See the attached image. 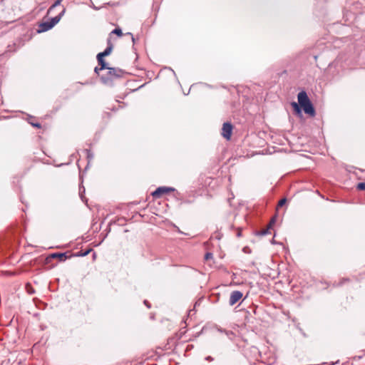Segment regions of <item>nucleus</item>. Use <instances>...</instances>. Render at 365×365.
Listing matches in <instances>:
<instances>
[{
    "mask_svg": "<svg viewBox=\"0 0 365 365\" xmlns=\"http://www.w3.org/2000/svg\"><path fill=\"white\" fill-rule=\"evenodd\" d=\"M356 188L359 190H365V182H359L356 185Z\"/></svg>",
    "mask_w": 365,
    "mask_h": 365,
    "instance_id": "13",
    "label": "nucleus"
},
{
    "mask_svg": "<svg viewBox=\"0 0 365 365\" xmlns=\"http://www.w3.org/2000/svg\"><path fill=\"white\" fill-rule=\"evenodd\" d=\"M297 99L298 104L303 108L304 113L312 117H314L316 112L307 93L304 91L299 92L297 95Z\"/></svg>",
    "mask_w": 365,
    "mask_h": 365,
    "instance_id": "1",
    "label": "nucleus"
},
{
    "mask_svg": "<svg viewBox=\"0 0 365 365\" xmlns=\"http://www.w3.org/2000/svg\"><path fill=\"white\" fill-rule=\"evenodd\" d=\"M241 232H242V230L240 229H239L238 232H237V237H240L241 236Z\"/></svg>",
    "mask_w": 365,
    "mask_h": 365,
    "instance_id": "21",
    "label": "nucleus"
},
{
    "mask_svg": "<svg viewBox=\"0 0 365 365\" xmlns=\"http://www.w3.org/2000/svg\"><path fill=\"white\" fill-rule=\"evenodd\" d=\"M107 43H108V46L106 48V50L103 52L99 53L97 55L98 62L100 66L99 68L98 67L95 68L94 71L97 74H99L100 71L104 70L106 68V63L105 62L103 58L105 56L110 55L113 48V44L112 41H110V37H109L108 38Z\"/></svg>",
    "mask_w": 365,
    "mask_h": 365,
    "instance_id": "2",
    "label": "nucleus"
},
{
    "mask_svg": "<svg viewBox=\"0 0 365 365\" xmlns=\"http://www.w3.org/2000/svg\"><path fill=\"white\" fill-rule=\"evenodd\" d=\"M271 228H269V226H267V227L266 229H263L261 232H260V234L262 235H267V234H269V230Z\"/></svg>",
    "mask_w": 365,
    "mask_h": 365,
    "instance_id": "14",
    "label": "nucleus"
},
{
    "mask_svg": "<svg viewBox=\"0 0 365 365\" xmlns=\"http://www.w3.org/2000/svg\"><path fill=\"white\" fill-rule=\"evenodd\" d=\"M212 257H213V255H212V253H210V252H207V253H206V254H205V259L206 261H207V260H209V259H212Z\"/></svg>",
    "mask_w": 365,
    "mask_h": 365,
    "instance_id": "15",
    "label": "nucleus"
},
{
    "mask_svg": "<svg viewBox=\"0 0 365 365\" xmlns=\"http://www.w3.org/2000/svg\"><path fill=\"white\" fill-rule=\"evenodd\" d=\"M242 296H243V294L241 292L237 291V290L233 291L230 294V300H229L230 305L233 306L234 304H235L237 302H239L242 299Z\"/></svg>",
    "mask_w": 365,
    "mask_h": 365,
    "instance_id": "6",
    "label": "nucleus"
},
{
    "mask_svg": "<svg viewBox=\"0 0 365 365\" xmlns=\"http://www.w3.org/2000/svg\"><path fill=\"white\" fill-rule=\"evenodd\" d=\"M113 34H115L118 37H121L123 35L122 30L120 28H116L110 33L109 37H110V40L112 39Z\"/></svg>",
    "mask_w": 365,
    "mask_h": 365,
    "instance_id": "9",
    "label": "nucleus"
},
{
    "mask_svg": "<svg viewBox=\"0 0 365 365\" xmlns=\"http://www.w3.org/2000/svg\"><path fill=\"white\" fill-rule=\"evenodd\" d=\"M89 252H90V251H89V250H88V251H86V252H85L82 253L81 255V256H86V255H87L89 253Z\"/></svg>",
    "mask_w": 365,
    "mask_h": 365,
    "instance_id": "20",
    "label": "nucleus"
},
{
    "mask_svg": "<svg viewBox=\"0 0 365 365\" xmlns=\"http://www.w3.org/2000/svg\"><path fill=\"white\" fill-rule=\"evenodd\" d=\"M26 287H27V291H28V292H29V294H33V293L34 292V291L33 288L31 287V285H30V284H28L26 285Z\"/></svg>",
    "mask_w": 365,
    "mask_h": 365,
    "instance_id": "18",
    "label": "nucleus"
},
{
    "mask_svg": "<svg viewBox=\"0 0 365 365\" xmlns=\"http://www.w3.org/2000/svg\"><path fill=\"white\" fill-rule=\"evenodd\" d=\"M31 124L34 126V127H36V128H41V125L40 123H31Z\"/></svg>",
    "mask_w": 365,
    "mask_h": 365,
    "instance_id": "19",
    "label": "nucleus"
},
{
    "mask_svg": "<svg viewBox=\"0 0 365 365\" xmlns=\"http://www.w3.org/2000/svg\"><path fill=\"white\" fill-rule=\"evenodd\" d=\"M53 26L50 24L48 22H43L39 25V32H44L46 31L51 29H52Z\"/></svg>",
    "mask_w": 365,
    "mask_h": 365,
    "instance_id": "8",
    "label": "nucleus"
},
{
    "mask_svg": "<svg viewBox=\"0 0 365 365\" xmlns=\"http://www.w3.org/2000/svg\"><path fill=\"white\" fill-rule=\"evenodd\" d=\"M127 34L130 35V36H132V40H133V41H134V38H133V36L132 34H130V33H128Z\"/></svg>",
    "mask_w": 365,
    "mask_h": 365,
    "instance_id": "22",
    "label": "nucleus"
},
{
    "mask_svg": "<svg viewBox=\"0 0 365 365\" xmlns=\"http://www.w3.org/2000/svg\"><path fill=\"white\" fill-rule=\"evenodd\" d=\"M286 202H287V200L285 198L280 200L278 202V207L283 206L286 203Z\"/></svg>",
    "mask_w": 365,
    "mask_h": 365,
    "instance_id": "17",
    "label": "nucleus"
},
{
    "mask_svg": "<svg viewBox=\"0 0 365 365\" xmlns=\"http://www.w3.org/2000/svg\"><path fill=\"white\" fill-rule=\"evenodd\" d=\"M233 127L230 123H225L222 128V135L227 140H230L232 136Z\"/></svg>",
    "mask_w": 365,
    "mask_h": 365,
    "instance_id": "5",
    "label": "nucleus"
},
{
    "mask_svg": "<svg viewBox=\"0 0 365 365\" xmlns=\"http://www.w3.org/2000/svg\"><path fill=\"white\" fill-rule=\"evenodd\" d=\"M65 11H66V9H63V11L58 16H56L51 19L49 23L53 27L59 22L61 17L64 14Z\"/></svg>",
    "mask_w": 365,
    "mask_h": 365,
    "instance_id": "7",
    "label": "nucleus"
},
{
    "mask_svg": "<svg viewBox=\"0 0 365 365\" xmlns=\"http://www.w3.org/2000/svg\"><path fill=\"white\" fill-rule=\"evenodd\" d=\"M174 190L175 189L173 187H159L152 192V196L155 198H160L163 195L168 194Z\"/></svg>",
    "mask_w": 365,
    "mask_h": 365,
    "instance_id": "4",
    "label": "nucleus"
},
{
    "mask_svg": "<svg viewBox=\"0 0 365 365\" xmlns=\"http://www.w3.org/2000/svg\"><path fill=\"white\" fill-rule=\"evenodd\" d=\"M292 108H294V110L297 113V114H300L301 113V108H300V106L296 102H292L291 103Z\"/></svg>",
    "mask_w": 365,
    "mask_h": 365,
    "instance_id": "11",
    "label": "nucleus"
},
{
    "mask_svg": "<svg viewBox=\"0 0 365 365\" xmlns=\"http://www.w3.org/2000/svg\"><path fill=\"white\" fill-rule=\"evenodd\" d=\"M275 220H276V216H274V217H272L268 225L269 226V228H272V226L274 225V224L275 223Z\"/></svg>",
    "mask_w": 365,
    "mask_h": 365,
    "instance_id": "16",
    "label": "nucleus"
},
{
    "mask_svg": "<svg viewBox=\"0 0 365 365\" xmlns=\"http://www.w3.org/2000/svg\"><path fill=\"white\" fill-rule=\"evenodd\" d=\"M107 69V76H102L101 78L104 82H107L109 81H112L113 78L121 76L123 72L120 69L110 68L106 66Z\"/></svg>",
    "mask_w": 365,
    "mask_h": 365,
    "instance_id": "3",
    "label": "nucleus"
},
{
    "mask_svg": "<svg viewBox=\"0 0 365 365\" xmlns=\"http://www.w3.org/2000/svg\"><path fill=\"white\" fill-rule=\"evenodd\" d=\"M62 0H56V2L49 8L48 10V14L56 6L60 5Z\"/></svg>",
    "mask_w": 365,
    "mask_h": 365,
    "instance_id": "12",
    "label": "nucleus"
},
{
    "mask_svg": "<svg viewBox=\"0 0 365 365\" xmlns=\"http://www.w3.org/2000/svg\"><path fill=\"white\" fill-rule=\"evenodd\" d=\"M51 257L52 258H58L61 261H64L67 258L64 253H53Z\"/></svg>",
    "mask_w": 365,
    "mask_h": 365,
    "instance_id": "10",
    "label": "nucleus"
}]
</instances>
